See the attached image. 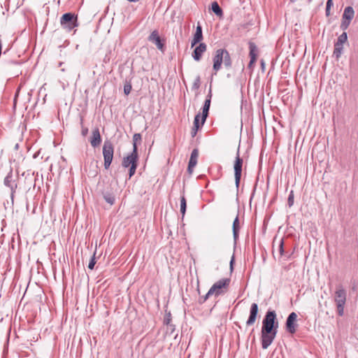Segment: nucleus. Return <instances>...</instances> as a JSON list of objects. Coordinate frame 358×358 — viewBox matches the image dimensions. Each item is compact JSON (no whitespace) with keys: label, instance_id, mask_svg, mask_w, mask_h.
Listing matches in <instances>:
<instances>
[{"label":"nucleus","instance_id":"1","mask_svg":"<svg viewBox=\"0 0 358 358\" xmlns=\"http://www.w3.org/2000/svg\"><path fill=\"white\" fill-rule=\"evenodd\" d=\"M213 69L214 71L213 75L215 76L217 75V71L221 69L222 63L227 69H229L232 66L230 54L226 49H217L213 56Z\"/></svg>","mask_w":358,"mask_h":358},{"label":"nucleus","instance_id":"2","mask_svg":"<svg viewBox=\"0 0 358 358\" xmlns=\"http://www.w3.org/2000/svg\"><path fill=\"white\" fill-rule=\"evenodd\" d=\"M334 300L336 303L337 312L339 316L344 314V307L346 301V291L342 285H338L335 292Z\"/></svg>","mask_w":358,"mask_h":358},{"label":"nucleus","instance_id":"3","mask_svg":"<svg viewBox=\"0 0 358 358\" xmlns=\"http://www.w3.org/2000/svg\"><path fill=\"white\" fill-rule=\"evenodd\" d=\"M278 328V322L276 320V313L274 310H268L262 321V329L265 331H277Z\"/></svg>","mask_w":358,"mask_h":358},{"label":"nucleus","instance_id":"4","mask_svg":"<svg viewBox=\"0 0 358 358\" xmlns=\"http://www.w3.org/2000/svg\"><path fill=\"white\" fill-rule=\"evenodd\" d=\"M60 24L63 29L71 31L78 26L77 15L71 13H64L60 19Z\"/></svg>","mask_w":358,"mask_h":358},{"label":"nucleus","instance_id":"5","mask_svg":"<svg viewBox=\"0 0 358 358\" xmlns=\"http://www.w3.org/2000/svg\"><path fill=\"white\" fill-rule=\"evenodd\" d=\"M230 283V279L222 278L215 282L210 288V293L213 294L215 296H218L224 294Z\"/></svg>","mask_w":358,"mask_h":358},{"label":"nucleus","instance_id":"6","mask_svg":"<svg viewBox=\"0 0 358 358\" xmlns=\"http://www.w3.org/2000/svg\"><path fill=\"white\" fill-rule=\"evenodd\" d=\"M114 154V148L112 143L106 141L103 146V156L104 159V168L108 169L113 161Z\"/></svg>","mask_w":358,"mask_h":358},{"label":"nucleus","instance_id":"7","mask_svg":"<svg viewBox=\"0 0 358 358\" xmlns=\"http://www.w3.org/2000/svg\"><path fill=\"white\" fill-rule=\"evenodd\" d=\"M18 177L15 178L13 175V171H10L7 176L4 178L3 184L6 187H8L10 190V199L12 203L14 202V197L16 189L17 188Z\"/></svg>","mask_w":358,"mask_h":358},{"label":"nucleus","instance_id":"8","mask_svg":"<svg viewBox=\"0 0 358 358\" xmlns=\"http://www.w3.org/2000/svg\"><path fill=\"white\" fill-rule=\"evenodd\" d=\"M277 332V331L261 330V341L263 349H267L271 345L276 336Z\"/></svg>","mask_w":358,"mask_h":358},{"label":"nucleus","instance_id":"9","mask_svg":"<svg viewBox=\"0 0 358 358\" xmlns=\"http://www.w3.org/2000/svg\"><path fill=\"white\" fill-rule=\"evenodd\" d=\"M348 41V34L346 32H343L337 39V41L334 43V50L333 52V55L336 57L337 60L341 57L343 50V44L346 43Z\"/></svg>","mask_w":358,"mask_h":358},{"label":"nucleus","instance_id":"10","mask_svg":"<svg viewBox=\"0 0 358 358\" xmlns=\"http://www.w3.org/2000/svg\"><path fill=\"white\" fill-rule=\"evenodd\" d=\"M243 163V159L240 157L239 150H238L237 156L236 157V160L234 165L235 182L237 187H238L241 178Z\"/></svg>","mask_w":358,"mask_h":358},{"label":"nucleus","instance_id":"11","mask_svg":"<svg viewBox=\"0 0 358 358\" xmlns=\"http://www.w3.org/2000/svg\"><path fill=\"white\" fill-rule=\"evenodd\" d=\"M137 163L138 148L135 146L132 152L129 155L123 158L122 165L124 168H128L129 166H131L133 164H136Z\"/></svg>","mask_w":358,"mask_h":358},{"label":"nucleus","instance_id":"12","mask_svg":"<svg viewBox=\"0 0 358 358\" xmlns=\"http://www.w3.org/2000/svg\"><path fill=\"white\" fill-rule=\"evenodd\" d=\"M297 319V315L296 313H291L286 320V329L287 331L290 334H294L296 331V322Z\"/></svg>","mask_w":358,"mask_h":358},{"label":"nucleus","instance_id":"13","mask_svg":"<svg viewBox=\"0 0 358 358\" xmlns=\"http://www.w3.org/2000/svg\"><path fill=\"white\" fill-rule=\"evenodd\" d=\"M211 97H212V93L211 90H210L206 99L204 101V104L202 108V117H201V125H203V124L206 122V120L208 115V111L210 106L211 102Z\"/></svg>","mask_w":358,"mask_h":358},{"label":"nucleus","instance_id":"14","mask_svg":"<svg viewBox=\"0 0 358 358\" xmlns=\"http://www.w3.org/2000/svg\"><path fill=\"white\" fill-rule=\"evenodd\" d=\"M249 48H250L249 55L250 57V61L248 64V68L252 69L254 64L255 63V62L257 60L258 50H257L256 45L254 43H250Z\"/></svg>","mask_w":358,"mask_h":358},{"label":"nucleus","instance_id":"15","mask_svg":"<svg viewBox=\"0 0 358 358\" xmlns=\"http://www.w3.org/2000/svg\"><path fill=\"white\" fill-rule=\"evenodd\" d=\"M258 310L259 308L257 303H252L250 309V315L246 322V324L248 326H251L255 322L258 314Z\"/></svg>","mask_w":358,"mask_h":358},{"label":"nucleus","instance_id":"16","mask_svg":"<svg viewBox=\"0 0 358 358\" xmlns=\"http://www.w3.org/2000/svg\"><path fill=\"white\" fill-rule=\"evenodd\" d=\"M207 45L203 43H200L198 46L195 48L192 53L193 59L199 62L202 57V55L206 51Z\"/></svg>","mask_w":358,"mask_h":358},{"label":"nucleus","instance_id":"17","mask_svg":"<svg viewBox=\"0 0 358 358\" xmlns=\"http://www.w3.org/2000/svg\"><path fill=\"white\" fill-rule=\"evenodd\" d=\"M199 157V151L197 149H194L191 153L190 159L188 164L187 171L189 173L193 172V169L197 164V159Z\"/></svg>","mask_w":358,"mask_h":358},{"label":"nucleus","instance_id":"18","mask_svg":"<svg viewBox=\"0 0 358 358\" xmlns=\"http://www.w3.org/2000/svg\"><path fill=\"white\" fill-rule=\"evenodd\" d=\"M149 41L155 43L157 48L159 50H162L164 48V44L161 41V38L159 36L158 31L157 30L153 31L148 38Z\"/></svg>","mask_w":358,"mask_h":358},{"label":"nucleus","instance_id":"19","mask_svg":"<svg viewBox=\"0 0 358 358\" xmlns=\"http://www.w3.org/2000/svg\"><path fill=\"white\" fill-rule=\"evenodd\" d=\"M101 143V137L100 135L99 129L98 128L94 129L92 131V135L90 139V143L93 148H96Z\"/></svg>","mask_w":358,"mask_h":358},{"label":"nucleus","instance_id":"20","mask_svg":"<svg viewBox=\"0 0 358 358\" xmlns=\"http://www.w3.org/2000/svg\"><path fill=\"white\" fill-rule=\"evenodd\" d=\"M203 39L202 28L200 25H198L196 29V31L194 34L193 39L191 43V46L194 47L196 44L200 43Z\"/></svg>","mask_w":358,"mask_h":358},{"label":"nucleus","instance_id":"21","mask_svg":"<svg viewBox=\"0 0 358 358\" xmlns=\"http://www.w3.org/2000/svg\"><path fill=\"white\" fill-rule=\"evenodd\" d=\"M232 229L234 241H236L238 238V232L240 229L238 215H237L234 220Z\"/></svg>","mask_w":358,"mask_h":358},{"label":"nucleus","instance_id":"22","mask_svg":"<svg viewBox=\"0 0 358 358\" xmlns=\"http://www.w3.org/2000/svg\"><path fill=\"white\" fill-rule=\"evenodd\" d=\"M355 15V10L352 6H347L344 9L342 17L347 20H351L353 19Z\"/></svg>","mask_w":358,"mask_h":358},{"label":"nucleus","instance_id":"23","mask_svg":"<svg viewBox=\"0 0 358 358\" xmlns=\"http://www.w3.org/2000/svg\"><path fill=\"white\" fill-rule=\"evenodd\" d=\"M212 11L218 17H221L223 15V11L222 8L220 7L217 1H214L211 4Z\"/></svg>","mask_w":358,"mask_h":358},{"label":"nucleus","instance_id":"24","mask_svg":"<svg viewBox=\"0 0 358 358\" xmlns=\"http://www.w3.org/2000/svg\"><path fill=\"white\" fill-rule=\"evenodd\" d=\"M187 202L186 199L184 196H182L180 198V213L182 215V217H184L186 212Z\"/></svg>","mask_w":358,"mask_h":358},{"label":"nucleus","instance_id":"25","mask_svg":"<svg viewBox=\"0 0 358 358\" xmlns=\"http://www.w3.org/2000/svg\"><path fill=\"white\" fill-rule=\"evenodd\" d=\"M201 86V78L199 76H197L192 84V90H198Z\"/></svg>","mask_w":358,"mask_h":358},{"label":"nucleus","instance_id":"26","mask_svg":"<svg viewBox=\"0 0 358 358\" xmlns=\"http://www.w3.org/2000/svg\"><path fill=\"white\" fill-rule=\"evenodd\" d=\"M105 201L110 205H113L115 203V196L110 194H105L103 195Z\"/></svg>","mask_w":358,"mask_h":358},{"label":"nucleus","instance_id":"27","mask_svg":"<svg viewBox=\"0 0 358 358\" xmlns=\"http://www.w3.org/2000/svg\"><path fill=\"white\" fill-rule=\"evenodd\" d=\"M350 22L351 20H347L346 19L342 17L341 23L340 25L341 29H342L343 31L346 30L348 28L349 25L350 24Z\"/></svg>","mask_w":358,"mask_h":358},{"label":"nucleus","instance_id":"28","mask_svg":"<svg viewBox=\"0 0 358 358\" xmlns=\"http://www.w3.org/2000/svg\"><path fill=\"white\" fill-rule=\"evenodd\" d=\"M141 141V135L140 134H135L133 136V149L137 147V142H140Z\"/></svg>","mask_w":358,"mask_h":358},{"label":"nucleus","instance_id":"29","mask_svg":"<svg viewBox=\"0 0 358 358\" xmlns=\"http://www.w3.org/2000/svg\"><path fill=\"white\" fill-rule=\"evenodd\" d=\"M200 113L196 115L194 120V127H196V130H198L201 124H199Z\"/></svg>","mask_w":358,"mask_h":358},{"label":"nucleus","instance_id":"30","mask_svg":"<svg viewBox=\"0 0 358 358\" xmlns=\"http://www.w3.org/2000/svg\"><path fill=\"white\" fill-rule=\"evenodd\" d=\"M213 295V294H210V289H209L205 296H203L199 299V302L201 303H204L210 296H211Z\"/></svg>","mask_w":358,"mask_h":358},{"label":"nucleus","instance_id":"31","mask_svg":"<svg viewBox=\"0 0 358 358\" xmlns=\"http://www.w3.org/2000/svg\"><path fill=\"white\" fill-rule=\"evenodd\" d=\"M287 202H288V205L289 207H291L293 203H294V193H293V191H291L289 194V196H288V199H287Z\"/></svg>","mask_w":358,"mask_h":358},{"label":"nucleus","instance_id":"32","mask_svg":"<svg viewBox=\"0 0 358 358\" xmlns=\"http://www.w3.org/2000/svg\"><path fill=\"white\" fill-rule=\"evenodd\" d=\"M129 178H131V176H133L135 173H136V168H137V164H133L131 166H129Z\"/></svg>","mask_w":358,"mask_h":358},{"label":"nucleus","instance_id":"33","mask_svg":"<svg viewBox=\"0 0 358 358\" xmlns=\"http://www.w3.org/2000/svg\"><path fill=\"white\" fill-rule=\"evenodd\" d=\"M95 264H96V261H95V255H94L92 257V258H91V259H90V262H89V264H88V268H90V269L92 270V269L94 268V267Z\"/></svg>","mask_w":358,"mask_h":358},{"label":"nucleus","instance_id":"34","mask_svg":"<svg viewBox=\"0 0 358 358\" xmlns=\"http://www.w3.org/2000/svg\"><path fill=\"white\" fill-rule=\"evenodd\" d=\"M131 90V85L129 83L125 84L124 86V92L126 95H128Z\"/></svg>","mask_w":358,"mask_h":358},{"label":"nucleus","instance_id":"35","mask_svg":"<svg viewBox=\"0 0 358 358\" xmlns=\"http://www.w3.org/2000/svg\"><path fill=\"white\" fill-rule=\"evenodd\" d=\"M81 133L83 136H85L88 134V129L87 127L82 126Z\"/></svg>","mask_w":358,"mask_h":358},{"label":"nucleus","instance_id":"36","mask_svg":"<svg viewBox=\"0 0 358 358\" xmlns=\"http://www.w3.org/2000/svg\"><path fill=\"white\" fill-rule=\"evenodd\" d=\"M333 6V0H327L326 7L331 8Z\"/></svg>","mask_w":358,"mask_h":358},{"label":"nucleus","instance_id":"37","mask_svg":"<svg viewBox=\"0 0 358 358\" xmlns=\"http://www.w3.org/2000/svg\"><path fill=\"white\" fill-rule=\"evenodd\" d=\"M197 131L198 130H196V127H193L192 131H191V135L192 137H194L196 135Z\"/></svg>","mask_w":358,"mask_h":358},{"label":"nucleus","instance_id":"38","mask_svg":"<svg viewBox=\"0 0 358 358\" xmlns=\"http://www.w3.org/2000/svg\"><path fill=\"white\" fill-rule=\"evenodd\" d=\"M279 250H280V255H282V252H283V242H282V241H280V243L279 245Z\"/></svg>","mask_w":358,"mask_h":358},{"label":"nucleus","instance_id":"39","mask_svg":"<svg viewBox=\"0 0 358 358\" xmlns=\"http://www.w3.org/2000/svg\"><path fill=\"white\" fill-rule=\"evenodd\" d=\"M260 63H261L262 70L264 71L265 69V66H266L265 62L264 61V59H261Z\"/></svg>","mask_w":358,"mask_h":358},{"label":"nucleus","instance_id":"40","mask_svg":"<svg viewBox=\"0 0 358 358\" xmlns=\"http://www.w3.org/2000/svg\"><path fill=\"white\" fill-rule=\"evenodd\" d=\"M330 10H331V8H328V7H326L325 13H326L327 16H329L330 15Z\"/></svg>","mask_w":358,"mask_h":358},{"label":"nucleus","instance_id":"41","mask_svg":"<svg viewBox=\"0 0 358 358\" xmlns=\"http://www.w3.org/2000/svg\"><path fill=\"white\" fill-rule=\"evenodd\" d=\"M233 263H234V257H232V259H231V262H230V268H231V270L233 269Z\"/></svg>","mask_w":358,"mask_h":358},{"label":"nucleus","instance_id":"42","mask_svg":"<svg viewBox=\"0 0 358 358\" xmlns=\"http://www.w3.org/2000/svg\"><path fill=\"white\" fill-rule=\"evenodd\" d=\"M170 320L171 319L169 317H167V318H165L164 320V322L166 324H169V322H170Z\"/></svg>","mask_w":358,"mask_h":358},{"label":"nucleus","instance_id":"43","mask_svg":"<svg viewBox=\"0 0 358 358\" xmlns=\"http://www.w3.org/2000/svg\"><path fill=\"white\" fill-rule=\"evenodd\" d=\"M127 1H129V2H137L139 0H127Z\"/></svg>","mask_w":358,"mask_h":358},{"label":"nucleus","instance_id":"44","mask_svg":"<svg viewBox=\"0 0 358 358\" xmlns=\"http://www.w3.org/2000/svg\"><path fill=\"white\" fill-rule=\"evenodd\" d=\"M310 157L311 158H313V150L310 152Z\"/></svg>","mask_w":358,"mask_h":358},{"label":"nucleus","instance_id":"45","mask_svg":"<svg viewBox=\"0 0 358 358\" xmlns=\"http://www.w3.org/2000/svg\"><path fill=\"white\" fill-rule=\"evenodd\" d=\"M83 120L81 118V124H83Z\"/></svg>","mask_w":358,"mask_h":358}]
</instances>
